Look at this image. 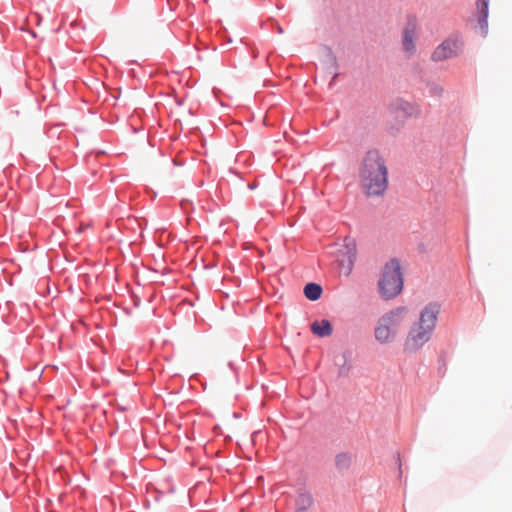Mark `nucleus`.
<instances>
[{"label":"nucleus","instance_id":"nucleus-8","mask_svg":"<svg viewBox=\"0 0 512 512\" xmlns=\"http://www.w3.org/2000/svg\"><path fill=\"white\" fill-rule=\"evenodd\" d=\"M355 258L356 246L353 242L346 244L344 249L339 251L338 262L346 273L351 271Z\"/></svg>","mask_w":512,"mask_h":512},{"label":"nucleus","instance_id":"nucleus-13","mask_svg":"<svg viewBox=\"0 0 512 512\" xmlns=\"http://www.w3.org/2000/svg\"><path fill=\"white\" fill-rule=\"evenodd\" d=\"M430 94L434 97H442L444 94V88L440 85L433 84L430 86Z\"/></svg>","mask_w":512,"mask_h":512},{"label":"nucleus","instance_id":"nucleus-5","mask_svg":"<svg viewBox=\"0 0 512 512\" xmlns=\"http://www.w3.org/2000/svg\"><path fill=\"white\" fill-rule=\"evenodd\" d=\"M463 45V40L458 34L450 35L435 48L431 59L435 62H441L455 58L463 51Z\"/></svg>","mask_w":512,"mask_h":512},{"label":"nucleus","instance_id":"nucleus-2","mask_svg":"<svg viewBox=\"0 0 512 512\" xmlns=\"http://www.w3.org/2000/svg\"><path fill=\"white\" fill-rule=\"evenodd\" d=\"M438 314L439 306L435 303H430L423 308L419 321L415 322L407 333L404 342L405 351L415 352L430 340Z\"/></svg>","mask_w":512,"mask_h":512},{"label":"nucleus","instance_id":"nucleus-4","mask_svg":"<svg viewBox=\"0 0 512 512\" xmlns=\"http://www.w3.org/2000/svg\"><path fill=\"white\" fill-rule=\"evenodd\" d=\"M378 287L381 297L392 299L399 295L403 289V276L400 263L397 259H390L383 267Z\"/></svg>","mask_w":512,"mask_h":512},{"label":"nucleus","instance_id":"nucleus-12","mask_svg":"<svg viewBox=\"0 0 512 512\" xmlns=\"http://www.w3.org/2000/svg\"><path fill=\"white\" fill-rule=\"evenodd\" d=\"M352 457L347 453H341L336 456L335 464L339 470H345L350 467Z\"/></svg>","mask_w":512,"mask_h":512},{"label":"nucleus","instance_id":"nucleus-1","mask_svg":"<svg viewBox=\"0 0 512 512\" xmlns=\"http://www.w3.org/2000/svg\"><path fill=\"white\" fill-rule=\"evenodd\" d=\"M359 184L365 195L378 197L388 188V167L378 150H369L360 161Z\"/></svg>","mask_w":512,"mask_h":512},{"label":"nucleus","instance_id":"nucleus-9","mask_svg":"<svg viewBox=\"0 0 512 512\" xmlns=\"http://www.w3.org/2000/svg\"><path fill=\"white\" fill-rule=\"evenodd\" d=\"M311 330L317 336L325 337L331 335L332 326L328 320H322L320 322L316 321L311 325Z\"/></svg>","mask_w":512,"mask_h":512},{"label":"nucleus","instance_id":"nucleus-6","mask_svg":"<svg viewBox=\"0 0 512 512\" xmlns=\"http://www.w3.org/2000/svg\"><path fill=\"white\" fill-rule=\"evenodd\" d=\"M417 37V21L411 17L403 30L402 46L408 56H412L416 50L415 39Z\"/></svg>","mask_w":512,"mask_h":512},{"label":"nucleus","instance_id":"nucleus-11","mask_svg":"<svg viewBox=\"0 0 512 512\" xmlns=\"http://www.w3.org/2000/svg\"><path fill=\"white\" fill-rule=\"evenodd\" d=\"M322 293V288L320 285L316 283H308L304 288L305 296L312 301H315L320 298Z\"/></svg>","mask_w":512,"mask_h":512},{"label":"nucleus","instance_id":"nucleus-7","mask_svg":"<svg viewBox=\"0 0 512 512\" xmlns=\"http://www.w3.org/2000/svg\"><path fill=\"white\" fill-rule=\"evenodd\" d=\"M391 108L398 117L417 118L421 115V108L418 104L407 102L402 99L394 101Z\"/></svg>","mask_w":512,"mask_h":512},{"label":"nucleus","instance_id":"nucleus-3","mask_svg":"<svg viewBox=\"0 0 512 512\" xmlns=\"http://www.w3.org/2000/svg\"><path fill=\"white\" fill-rule=\"evenodd\" d=\"M408 320V310L405 307H398L382 315L375 327V338L381 344L392 342L400 328Z\"/></svg>","mask_w":512,"mask_h":512},{"label":"nucleus","instance_id":"nucleus-10","mask_svg":"<svg viewBox=\"0 0 512 512\" xmlns=\"http://www.w3.org/2000/svg\"><path fill=\"white\" fill-rule=\"evenodd\" d=\"M312 504V496L309 493H301L296 500V512H305L309 507L312 506Z\"/></svg>","mask_w":512,"mask_h":512}]
</instances>
